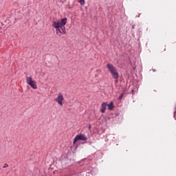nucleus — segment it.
I'll list each match as a JSON object with an SVG mask.
<instances>
[{
    "instance_id": "ddd939ff",
    "label": "nucleus",
    "mask_w": 176,
    "mask_h": 176,
    "mask_svg": "<svg viewBox=\"0 0 176 176\" xmlns=\"http://www.w3.org/2000/svg\"><path fill=\"white\" fill-rule=\"evenodd\" d=\"M90 127H91V126L89 125V129H90Z\"/></svg>"
},
{
    "instance_id": "20e7f679",
    "label": "nucleus",
    "mask_w": 176,
    "mask_h": 176,
    "mask_svg": "<svg viewBox=\"0 0 176 176\" xmlns=\"http://www.w3.org/2000/svg\"><path fill=\"white\" fill-rule=\"evenodd\" d=\"M54 101L57 102L58 105L63 107V105H64V96L61 93H58V96L54 99Z\"/></svg>"
},
{
    "instance_id": "f03ea898",
    "label": "nucleus",
    "mask_w": 176,
    "mask_h": 176,
    "mask_svg": "<svg viewBox=\"0 0 176 176\" xmlns=\"http://www.w3.org/2000/svg\"><path fill=\"white\" fill-rule=\"evenodd\" d=\"M107 68L109 72H110V74H111L112 78H113V79H119V73L118 72L116 67H115L113 66V65H112L111 63H108L107 65Z\"/></svg>"
},
{
    "instance_id": "7ed1b4c3",
    "label": "nucleus",
    "mask_w": 176,
    "mask_h": 176,
    "mask_svg": "<svg viewBox=\"0 0 176 176\" xmlns=\"http://www.w3.org/2000/svg\"><path fill=\"white\" fill-rule=\"evenodd\" d=\"M26 82L29 86L32 87L34 90H36L38 89V85H36V82L35 80H32V77L26 76Z\"/></svg>"
},
{
    "instance_id": "39448f33",
    "label": "nucleus",
    "mask_w": 176,
    "mask_h": 176,
    "mask_svg": "<svg viewBox=\"0 0 176 176\" xmlns=\"http://www.w3.org/2000/svg\"><path fill=\"white\" fill-rule=\"evenodd\" d=\"M79 140L86 141L87 140V137H86V135H85L84 134L77 135L74 139L73 144H76L77 141H79Z\"/></svg>"
},
{
    "instance_id": "1a4fd4ad",
    "label": "nucleus",
    "mask_w": 176,
    "mask_h": 176,
    "mask_svg": "<svg viewBox=\"0 0 176 176\" xmlns=\"http://www.w3.org/2000/svg\"><path fill=\"white\" fill-rule=\"evenodd\" d=\"M7 167H9V165L8 164H5L3 166V168H7Z\"/></svg>"
},
{
    "instance_id": "9b49d317",
    "label": "nucleus",
    "mask_w": 176,
    "mask_h": 176,
    "mask_svg": "<svg viewBox=\"0 0 176 176\" xmlns=\"http://www.w3.org/2000/svg\"><path fill=\"white\" fill-rule=\"evenodd\" d=\"M116 83H118V79H116Z\"/></svg>"
},
{
    "instance_id": "f8f14e48",
    "label": "nucleus",
    "mask_w": 176,
    "mask_h": 176,
    "mask_svg": "<svg viewBox=\"0 0 176 176\" xmlns=\"http://www.w3.org/2000/svg\"><path fill=\"white\" fill-rule=\"evenodd\" d=\"M164 51H166V47H164Z\"/></svg>"
},
{
    "instance_id": "9d476101",
    "label": "nucleus",
    "mask_w": 176,
    "mask_h": 176,
    "mask_svg": "<svg viewBox=\"0 0 176 176\" xmlns=\"http://www.w3.org/2000/svg\"><path fill=\"white\" fill-rule=\"evenodd\" d=\"M122 98H123V94L120 95V96L119 97V100H122Z\"/></svg>"
},
{
    "instance_id": "f257e3e1",
    "label": "nucleus",
    "mask_w": 176,
    "mask_h": 176,
    "mask_svg": "<svg viewBox=\"0 0 176 176\" xmlns=\"http://www.w3.org/2000/svg\"><path fill=\"white\" fill-rule=\"evenodd\" d=\"M65 24H67V18L52 21V27L55 28L56 35H58V34H63V35H65V34H67V30H65Z\"/></svg>"
},
{
    "instance_id": "0eeeda50",
    "label": "nucleus",
    "mask_w": 176,
    "mask_h": 176,
    "mask_svg": "<svg viewBox=\"0 0 176 176\" xmlns=\"http://www.w3.org/2000/svg\"><path fill=\"white\" fill-rule=\"evenodd\" d=\"M108 108L110 111L113 109V102H111L110 104H107Z\"/></svg>"
},
{
    "instance_id": "6e6552de",
    "label": "nucleus",
    "mask_w": 176,
    "mask_h": 176,
    "mask_svg": "<svg viewBox=\"0 0 176 176\" xmlns=\"http://www.w3.org/2000/svg\"><path fill=\"white\" fill-rule=\"evenodd\" d=\"M80 5H85V0H78Z\"/></svg>"
},
{
    "instance_id": "423d86ee",
    "label": "nucleus",
    "mask_w": 176,
    "mask_h": 176,
    "mask_svg": "<svg viewBox=\"0 0 176 176\" xmlns=\"http://www.w3.org/2000/svg\"><path fill=\"white\" fill-rule=\"evenodd\" d=\"M107 104L106 102H103L102 104V109H101L102 113H105V110L107 109Z\"/></svg>"
}]
</instances>
